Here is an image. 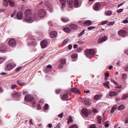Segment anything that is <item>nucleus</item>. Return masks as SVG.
I'll use <instances>...</instances> for the list:
<instances>
[{
	"instance_id": "nucleus-1",
	"label": "nucleus",
	"mask_w": 128,
	"mask_h": 128,
	"mask_svg": "<svg viewBox=\"0 0 128 128\" xmlns=\"http://www.w3.org/2000/svg\"><path fill=\"white\" fill-rule=\"evenodd\" d=\"M24 14L25 16L24 18V21L27 22H33L32 20V12L31 10L29 9L26 10L24 12Z\"/></svg>"
},
{
	"instance_id": "nucleus-2",
	"label": "nucleus",
	"mask_w": 128,
	"mask_h": 128,
	"mask_svg": "<svg viewBox=\"0 0 128 128\" xmlns=\"http://www.w3.org/2000/svg\"><path fill=\"white\" fill-rule=\"evenodd\" d=\"M85 52L86 54V56L88 58H90L95 54V51L93 49L86 50Z\"/></svg>"
},
{
	"instance_id": "nucleus-3",
	"label": "nucleus",
	"mask_w": 128,
	"mask_h": 128,
	"mask_svg": "<svg viewBox=\"0 0 128 128\" xmlns=\"http://www.w3.org/2000/svg\"><path fill=\"white\" fill-rule=\"evenodd\" d=\"M28 36L29 41H28V40H26L27 42H28V45L29 46L35 45L36 44V42L33 40H34V36L32 35Z\"/></svg>"
},
{
	"instance_id": "nucleus-4",
	"label": "nucleus",
	"mask_w": 128,
	"mask_h": 128,
	"mask_svg": "<svg viewBox=\"0 0 128 128\" xmlns=\"http://www.w3.org/2000/svg\"><path fill=\"white\" fill-rule=\"evenodd\" d=\"M16 66L15 64L14 63H10L7 65L6 68H5L6 71L9 70Z\"/></svg>"
},
{
	"instance_id": "nucleus-5",
	"label": "nucleus",
	"mask_w": 128,
	"mask_h": 128,
	"mask_svg": "<svg viewBox=\"0 0 128 128\" xmlns=\"http://www.w3.org/2000/svg\"><path fill=\"white\" fill-rule=\"evenodd\" d=\"M11 95L12 97L16 98H18V100H19L21 96L19 92H14L11 94Z\"/></svg>"
},
{
	"instance_id": "nucleus-6",
	"label": "nucleus",
	"mask_w": 128,
	"mask_h": 128,
	"mask_svg": "<svg viewBox=\"0 0 128 128\" xmlns=\"http://www.w3.org/2000/svg\"><path fill=\"white\" fill-rule=\"evenodd\" d=\"M118 34L120 36L122 37L127 36L126 32L125 30H119L118 32Z\"/></svg>"
},
{
	"instance_id": "nucleus-7",
	"label": "nucleus",
	"mask_w": 128,
	"mask_h": 128,
	"mask_svg": "<svg viewBox=\"0 0 128 128\" xmlns=\"http://www.w3.org/2000/svg\"><path fill=\"white\" fill-rule=\"evenodd\" d=\"M8 44L10 46L14 47L16 45V43L15 40L11 38L9 40Z\"/></svg>"
},
{
	"instance_id": "nucleus-8",
	"label": "nucleus",
	"mask_w": 128,
	"mask_h": 128,
	"mask_svg": "<svg viewBox=\"0 0 128 128\" xmlns=\"http://www.w3.org/2000/svg\"><path fill=\"white\" fill-rule=\"evenodd\" d=\"M38 13L40 16V18H42L44 17L46 14V12L44 9L39 10L38 11Z\"/></svg>"
},
{
	"instance_id": "nucleus-9",
	"label": "nucleus",
	"mask_w": 128,
	"mask_h": 128,
	"mask_svg": "<svg viewBox=\"0 0 128 128\" xmlns=\"http://www.w3.org/2000/svg\"><path fill=\"white\" fill-rule=\"evenodd\" d=\"M101 6V4L100 2L96 3L93 7V9L96 10H98L100 8Z\"/></svg>"
},
{
	"instance_id": "nucleus-10",
	"label": "nucleus",
	"mask_w": 128,
	"mask_h": 128,
	"mask_svg": "<svg viewBox=\"0 0 128 128\" xmlns=\"http://www.w3.org/2000/svg\"><path fill=\"white\" fill-rule=\"evenodd\" d=\"M24 98L26 102L31 101L33 99V98L30 95L26 96Z\"/></svg>"
},
{
	"instance_id": "nucleus-11",
	"label": "nucleus",
	"mask_w": 128,
	"mask_h": 128,
	"mask_svg": "<svg viewBox=\"0 0 128 128\" xmlns=\"http://www.w3.org/2000/svg\"><path fill=\"white\" fill-rule=\"evenodd\" d=\"M70 92H72L76 93H78L79 94H80L81 93L80 92L79 90L74 88L71 89Z\"/></svg>"
},
{
	"instance_id": "nucleus-12",
	"label": "nucleus",
	"mask_w": 128,
	"mask_h": 128,
	"mask_svg": "<svg viewBox=\"0 0 128 128\" xmlns=\"http://www.w3.org/2000/svg\"><path fill=\"white\" fill-rule=\"evenodd\" d=\"M48 44V42L46 40H44L42 41L40 43L41 48H45Z\"/></svg>"
},
{
	"instance_id": "nucleus-13",
	"label": "nucleus",
	"mask_w": 128,
	"mask_h": 128,
	"mask_svg": "<svg viewBox=\"0 0 128 128\" xmlns=\"http://www.w3.org/2000/svg\"><path fill=\"white\" fill-rule=\"evenodd\" d=\"M57 35V32L55 31L51 32L50 34V36L51 38H52L56 37Z\"/></svg>"
},
{
	"instance_id": "nucleus-14",
	"label": "nucleus",
	"mask_w": 128,
	"mask_h": 128,
	"mask_svg": "<svg viewBox=\"0 0 128 128\" xmlns=\"http://www.w3.org/2000/svg\"><path fill=\"white\" fill-rule=\"evenodd\" d=\"M118 94V93L117 92L114 91H110L108 93V96H109L112 97V96H116Z\"/></svg>"
},
{
	"instance_id": "nucleus-15",
	"label": "nucleus",
	"mask_w": 128,
	"mask_h": 128,
	"mask_svg": "<svg viewBox=\"0 0 128 128\" xmlns=\"http://www.w3.org/2000/svg\"><path fill=\"white\" fill-rule=\"evenodd\" d=\"M92 24V22L90 20H87L84 23V26H88L91 25Z\"/></svg>"
},
{
	"instance_id": "nucleus-16",
	"label": "nucleus",
	"mask_w": 128,
	"mask_h": 128,
	"mask_svg": "<svg viewBox=\"0 0 128 128\" xmlns=\"http://www.w3.org/2000/svg\"><path fill=\"white\" fill-rule=\"evenodd\" d=\"M23 16V13L21 12H18L16 15V17L18 20L21 19Z\"/></svg>"
},
{
	"instance_id": "nucleus-17",
	"label": "nucleus",
	"mask_w": 128,
	"mask_h": 128,
	"mask_svg": "<svg viewBox=\"0 0 128 128\" xmlns=\"http://www.w3.org/2000/svg\"><path fill=\"white\" fill-rule=\"evenodd\" d=\"M8 2L10 6L13 7L15 4V2L14 0H8Z\"/></svg>"
},
{
	"instance_id": "nucleus-18",
	"label": "nucleus",
	"mask_w": 128,
	"mask_h": 128,
	"mask_svg": "<svg viewBox=\"0 0 128 128\" xmlns=\"http://www.w3.org/2000/svg\"><path fill=\"white\" fill-rule=\"evenodd\" d=\"M83 103L85 104L90 105L91 104V100L89 99H85L83 101Z\"/></svg>"
},
{
	"instance_id": "nucleus-19",
	"label": "nucleus",
	"mask_w": 128,
	"mask_h": 128,
	"mask_svg": "<svg viewBox=\"0 0 128 128\" xmlns=\"http://www.w3.org/2000/svg\"><path fill=\"white\" fill-rule=\"evenodd\" d=\"M82 111L85 116L86 117L87 116L88 114H89L88 110L86 108H84L82 110Z\"/></svg>"
},
{
	"instance_id": "nucleus-20",
	"label": "nucleus",
	"mask_w": 128,
	"mask_h": 128,
	"mask_svg": "<svg viewBox=\"0 0 128 128\" xmlns=\"http://www.w3.org/2000/svg\"><path fill=\"white\" fill-rule=\"evenodd\" d=\"M6 46L4 45H3L0 48V51L5 52H6Z\"/></svg>"
},
{
	"instance_id": "nucleus-21",
	"label": "nucleus",
	"mask_w": 128,
	"mask_h": 128,
	"mask_svg": "<svg viewBox=\"0 0 128 128\" xmlns=\"http://www.w3.org/2000/svg\"><path fill=\"white\" fill-rule=\"evenodd\" d=\"M110 82L109 81H107L103 83V85L107 88L110 89V87L109 86Z\"/></svg>"
},
{
	"instance_id": "nucleus-22",
	"label": "nucleus",
	"mask_w": 128,
	"mask_h": 128,
	"mask_svg": "<svg viewBox=\"0 0 128 128\" xmlns=\"http://www.w3.org/2000/svg\"><path fill=\"white\" fill-rule=\"evenodd\" d=\"M77 57V55L75 53L72 54L71 56V58L74 59L72 60L73 61H76Z\"/></svg>"
},
{
	"instance_id": "nucleus-23",
	"label": "nucleus",
	"mask_w": 128,
	"mask_h": 128,
	"mask_svg": "<svg viewBox=\"0 0 128 128\" xmlns=\"http://www.w3.org/2000/svg\"><path fill=\"white\" fill-rule=\"evenodd\" d=\"M101 98L100 96L97 94L94 96V98L95 100H98L100 99Z\"/></svg>"
},
{
	"instance_id": "nucleus-24",
	"label": "nucleus",
	"mask_w": 128,
	"mask_h": 128,
	"mask_svg": "<svg viewBox=\"0 0 128 128\" xmlns=\"http://www.w3.org/2000/svg\"><path fill=\"white\" fill-rule=\"evenodd\" d=\"M69 26L72 28L74 30L76 29L77 27V26L76 25L72 24H70Z\"/></svg>"
},
{
	"instance_id": "nucleus-25",
	"label": "nucleus",
	"mask_w": 128,
	"mask_h": 128,
	"mask_svg": "<svg viewBox=\"0 0 128 128\" xmlns=\"http://www.w3.org/2000/svg\"><path fill=\"white\" fill-rule=\"evenodd\" d=\"M63 30L65 32L69 33L71 31V29L68 27H66L63 28Z\"/></svg>"
},
{
	"instance_id": "nucleus-26",
	"label": "nucleus",
	"mask_w": 128,
	"mask_h": 128,
	"mask_svg": "<svg viewBox=\"0 0 128 128\" xmlns=\"http://www.w3.org/2000/svg\"><path fill=\"white\" fill-rule=\"evenodd\" d=\"M3 4V5L5 7L8 6V0L7 1L6 0H4Z\"/></svg>"
},
{
	"instance_id": "nucleus-27",
	"label": "nucleus",
	"mask_w": 128,
	"mask_h": 128,
	"mask_svg": "<svg viewBox=\"0 0 128 128\" xmlns=\"http://www.w3.org/2000/svg\"><path fill=\"white\" fill-rule=\"evenodd\" d=\"M17 82L18 85H19L21 86H23L26 85V84L24 82H22L21 81L18 80Z\"/></svg>"
},
{
	"instance_id": "nucleus-28",
	"label": "nucleus",
	"mask_w": 128,
	"mask_h": 128,
	"mask_svg": "<svg viewBox=\"0 0 128 128\" xmlns=\"http://www.w3.org/2000/svg\"><path fill=\"white\" fill-rule=\"evenodd\" d=\"M61 20L62 21L64 22H67L69 20L68 18H61Z\"/></svg>"
},
{
	"instance_id": "nucleus-29",
	"label": "nucleus",
	"mask_w": 128,
	"mask_h": 128,
	"mask_svg": "<svg viewBox=\"0 0 128 128\" xmlns=\"http://www.w3.org/2000/svg\"><path fill=\"white\" fill-rule=\"evenodd\" d=\"M127 77V75L126 74H123L122 76V78L123 80H126Z\"/></svg>"
},
{
	"instance_id": "nucleus-30",
	"label": "nucleus",
	"mask_w": 128,
	"mask_h": 128,
	"mask_svg": "<svg viewBox=\"0 0 128 128\" xmlns=\"http://www.w3.org/2000/svg\"><path fill=\"white\" fill-rule=\"evenodd\" d=\"M112 12L111 10H109L108 11H106L105 12V14L106 16H110L111 15Z\"/></svg>"
},
{
	"instance_id": "nucleus-31",
	"label": "nucleus",
	"mask_w": 128,
	"mask_h": 128,
	"mask_svg": "<svg viewBox=\"0 0 128 128\" xmlns=\"http://www.w3.org/2000/svg\"><path fill=\"white\" fill-rule=\"evenodd\" d=\"M69 128H79V127L77 124H74L71 126Z\"/></svg>"
},
{
	"instance_id": "nucleus-32",
	"label": "nucleus",
	"mask_w": 128,
	"mask_h": 128,
	"mask_svg": "<svg viewBox=\"0 0 128 128\" xmlns=\"http://www.w3.org/2000/svg\"><path fill=\"white\" fill-rule=\"evenodd\" d=\"M128 97V94H124L122 97V100H125L126 98Z\"/></svg>"
},
{
	"instance_id": "nucleus-33",
	"label": "nucleus",
	"mask_w": 128,
	"mask_h": 128,
	"mask_svg": "<svg viewBox=\"0 0 128 128\" xmlns=\"http://www.w3.org/2000/svg\"><path fill=\"white\" fill-rule=\"evenodd\" d=\"M5 57H0V64L2 63L6 59Z\"/></svg>"
},
{
	"instance_id": "nucleus-34",
	"label": "nucleus",
	"mask_w": 128,
	"mask_h": 128,
	"mask_svg": "<svg viewBox=\"0 0 128 128\" xmlns=\"http://www.w3.org/2000/svg\"><path fill=\"white\" fill-rule=\"evenodd\" d=\"M116 108V106H113L112 107V109L111 110L110 112L112 114L115 111Z\"/></svg>"
},
{
	"instance_id": "nucleus-35",
	"label": "nucleus",
	"mask_w": 128,
	"mask_h": 128,
	"mask_svg": "<svg viewBox=\"0 0 128 128\" xmlns=\"http://www.w3.org/2000/svg\"><path fill=\"white\" fill-rule=\"evenodd\" d=\"M72 121L73 120L72 119V117L71 116H70L68 121L67 122V123L68 124H69L70 123L72 122Z\"/></svg>"
},
{
	"instance_id": "nucleus-36",
	"label": "nucleus",
	"mask_w": 128,
	"mask_h": 128,
	"mask_svg": "<svg viewBox=\"0 0 128 128\" xmlns=\"http://www.w3.org/2000/svg\"><path fill=\"white\" fill-rule=\"evenodd\" d=\"M66 62V60L65 59H62L60 60V63L62 64H65Z\"/></svg>"
},
{
	"instance_id": "nucleus-37",
	"label": "nucleus",
	"mask_w": 128,
	"mask_h": 128,
	"mask_svg": "<svg viewBox=\"0 0 128 128\" xmlns=\"http://www.w3.org/2000/svg\"><path fill=\"white\" fill-rule=\"evenodd\" d=\"M67 3L69 5H72L73 3V0H67Z\"/></svg>"
},
{
	"instance_id": "nucleus-38",
	"label": "nucleus",
	"mask_w": 128,
	"mask_h": 128,
	"mask_svg": "<svg viewBox=\"0 0 128 128\" xmlns=\"http://www.w3.org/2000/svg\"><path fill=\"white\" fill-rule=\"evenodd\" d=\"M68 97V95L66 94H64L63 96L62 99L63 100H65Z\"/></svg>"
},
{
	"instance_id": "nucleus-39",
	"label": "nucleus",
	"mask_w": 128,
	"mask_h": 128,
	"mask_svg": "<svg viewBox=\"0 0 128 128\" xmlns=\"http://www.w3.org/2000/svg\"><path fill=\"white\" fill-rule=\"evenodd\" d=\"M74 4L75 6H77L78 5L79 3L78 0H74Z\"/></svg>"
},
{
	"instance_id": "nucleus-40",
	"label": "nucleus",
	"mask_w": 128,
	"mask_h": 128,
	"mask_svg": "<svg viewBox=\"0 0 128 128\" xmlns=\"http://www.w3.org/2000/svg\"><path fill=\"white\" fill-rule=\"evenodd\" d=\"M115 22H108L107 24V26H112L114 24Z\"/></svg>"
},
{
	"instance_id": "nucleus-41",
	"label": "nucleus",
	"mask_w": 128,
	"mask_h": 128,
	"mask_svg": "<svg viewBox=\"0 0 128 128\" xmlns=\"http://www.w3.org/2000/svg\"><path fill=\"white\" fill-rule=\"evenodd\" d=\"M96 27L94 26H90L88 27L87 29L89 30H91L92 29H94Z\"/></svg>"
},
{
	"instance_id": "nucleus-42",
	"label": "nucleus",
	"mask_w": 128,
	"mask_h": 128,
	"mask_svg": "<svg viewBox=\"0 0 128 128\" xmlns=\"http://www.w3.org/2000/svg\"><path fill=\"white\" fill-rule=\"evenodd\" d=\"M84 31H85V30L84 29L82 30V31L80 34H78V37H80L81 36L83 35L84 34Z\"/></svg>"
},
{
	"instance_id": "nucleus-43",
	"label": "nucleus",
	"mask_w": 128,
	"mask_h": 128,
	"mask_svg": "<svg viewBox=\"0 0 128 128\" xmlns=\"http://www.w3.org/2000/svg\"><path fill=\"white\" fill-rule=\"evenodd\" d=\"M17 85L16 84H13L10 87V88L12 90L15 88H16L17 87Z\"/></svg>"
},
{
	"instance_id": "nucleus-44",
	"label": "nucleus",
	"mask_w": 128,
	"mask_h": 128,
	"mask_svg": "<svg viewBox=\"0 0 128 128\" xmlns=\"http://www.w3.org/2000/svg\"><path fill=\"white\" fill-rule=\"evenodd\" d=\"M108 38L107 36H104L102 38V39L103 42H104L107 40Z\"/></svg>"
},
{
	"instance_id": "nucleus-45",
	"label": "nucleus",
	"mask_w": 128,
	"mask_h": 128,
	"mask_svg": "<svg viewBox=\"0 0 128 128\" xmlns=\"http://www.w3.org/2000/svg\"><path fill=\"white\" fill-rule=\"evenodd\" d=\"M128 18H126L123 21V22L124 24H126L128 23V20L127 19Z\"/></svg>"
},
{
	"instance_id": "nucleus-46",
	"label": "nucleus",
	"mask_w": 128,
	"mask_h": 128,
	"mask_svg": "<svg viewBox=\"0 0 128 128\" xmlns=\"http://www.w3.org/2000/svg\"><path fill=\"white\" fill-rule=\"evenodd\" d=\"M123 105L122 104L120 105L119 106L118 108H120V109H119V110L121 109H123Z\"/></svg>"
},
{
	"instance_id": "nucleus-47",
	"label": "nucleus",
	"mask_w": 128,
	"mask_h": 128,
	"mask_svg": "<svg viewBox=\"0 0 128 128\" xmlns=\"http://www.w3.org/2000/svg\"><path fill=\"white\" fill-rule=\"evenodd\" d=\"M69 41V40L68 39H66L65 40L62 42V43L66 44Z\"/></svg>"
},
{
	"instance_id": "nucleus-48",
	"label": "nucleus",
	"mask_w": 128,
	"mask_h": 128,
	"mask_svg": "<svg viewBox=\"0 0 128 128\" xmlns=\"http://www.w3.org/2000/svg\"><path fill=\"white\" fill-rule=\"evenodd\" d=\"M123 9L121 8L118 10L117 12L118 13H120L123 11Z\"/></svg>"
},
{
	"instance_id": "nucleus-49",
	"label": "nucleus",
	"mask_w": 128,
	"mask_h": 128,
	"mask_svg": "<svg viewBox=\"0 0 128 128\" xmlns=\"http://www.w3.org/2000/svg\"><path fill=\"white\" fill-rule=\"evenodd\" d=\"M16 10L14 11L12 13L11 15V17H13L14 15L16 13Z\"/></svg>"
},
{
	"instance_id": "nucleus-50",
	"label": "nucleus",
	"mask_w": 128,
	"mask_h": 128,
	"mask_svg": "<svg viewBox=\"0 0 128 128\" xmlns=\"http://www.w3.org/2000/svg\"><path fill=\"white\" fill-rule=\"evenodd\" d=\"M48 105L47 104H46L44 106V109L46 110H47L48 108Z\"/></svg>"
},
{
	"instance_id": "nucleus-51",
	"label": "nucleus",
	"mask_w": 128,
	"mask_h": 128,
	"mask_svg": "<svg viewBox=\"0 0 128 128\" xmlns=\"http://www.w3.org/2000/svg\"><path fill=\"white\" fill-rule=\"evenodd\" d=\"M96 126V125L95 124H94L92 125H91L89 128H96L95 126Z\"/></svg>"
},
{
	"instance_id": "nucleus-52",
	"label": "nucleus",
	"mask_w": 128,
	"mask_h": 128,
	"mask_svg": "<svg viewBox=\"0 0 128 128\" xmlns=\"http://www.w3.org/2000/svg\"><path fill=\"white\" fill-rule=\"evenodd\" d=\"M60 123H59L54 128H60Z\"/></svg>"
},
{
	"instance_id": "nucleus-53",
	"label": "nucleus",
	"mask_w": 128,
	"mask_h": 128,
	"mask_svg": "<svg viewBox=\"0 0 128 128\" xmlns=\"http://www.w3.org/2000/svg\"><path fill=\"white\" fill-rule=\"evenodd\" d=\"M98 123L99 124H100L101 122V118L100 117H99L98 118Z\"/></svg>"
},
{
	"instance_id": "nucleus-54",
	"label": "nucleus",
	"mask_w": 128,
	"mask_h": 128,
	"mask_svg": "<svg viewBox=\"0 0 128 128\" xmlns=\"http://www.w3.org/2000/svg\"><path fill=\"white\" fill-rule=\"evenodd\" d=\"M108 122H106L105 123V126L106 127H107L109 126V124L108 123Z\"/></svg>"
},
{
	"instance_id": "nucleus-55",
	"label": "nucleus",
	"mask_w": 128,
	"mask_h": 128,
	"mask_svg": "<svg viewBox=\"0 0 128 128\" xmlns=\"http://www.w3.org/2000/svg\"><path fill=\"white\" fill-rule=\"evenodd\" d=\"M63 116V112L62 113L60 114L58 116V117H60L62 118Z\"/></svg>"
},
{
	"instance_id": "nucleus-56",
	"label": "nucleus",
	"mask_w": 128,
	"mask_h": 128,
	"mask_svg": "<svg viewBox=\"0 0 128 128\" xmlns=\"http://www.w3.org/2000/svg\"><path fill=\"white\" fill-rule=\"evenodd\" d=\"M124 69L126 71H128V65L126 66H125Z\"/></svg>"
},
{
	"instance_id": "nucleus-57",
	"label": "nucleus",
	"mask_w": 128,
	"mask_h": 128,
	"mask_svg": "<svg viewBox=\"0 0 128 128\" xmlns=\"http://www.w3.org/2000/svg\"><path fill=\"white\" fill-rule=\"evenodd\" d=\"M104 42L102 40V39H100L98 40V42L99 43H102V42Z\"/></svg>"
},
{
	"instance_id": "nucleus-58",
	"label": "nucleus",
	"mask_w": 128,
	"mask_h": 128,
	"mask_svg": "<svg viewBox=\"0 0 128 128\" xmlns=\"http://www.w3.org/2000/svg\"><path fill=\"white\" fill-rule=\"evenodd\" d=\"M60 89L57 90L56 91V94H59L60 92Z\"/></svg>"
},
{
	"instance_id": "nucleus-59",
	"label": "nucleus",
	"mask_w": 128,
	"mask_h": 128,
	"mask_svg": "<svg viewBox=\"0 0 128 128\" xmlns=\"http://www.w3.org/2000/svg\"><path fill=\"white\" fill-rule=\"evenodd\" d=\"M52 66L51 65L49 64L47 66L46 68L47 69L51 68H52Z\"/></svg>"
},
{
	"instance_id": "nucleus-60",
	"label": "nucleus",
	"mask_w": 128,
	"mask_h": 128,
	"mask_svg": "<svg viewBox=\"0 0 128 128\" xmlns=\"http://www.w3.org/2000/svg\"><path fill=\"white\" fill-rule=\"evenodd\" d=\"M37 108L38 110H40L41 108L39 104H38L37 106Z\"/></svg>"
},
{
	"instance_id": "nucleus-61",
	"label": "nucleus",
	"mask_w": 128,
	"mask_h": 128,
	"mask_svg": "<svg viewBox=\"0 0 128 128\" xmlns=\"http://www.w3.org/2000/svg\"><path fill=\"white\" fill-rule=\"evenodd\" d=\"M122 88V86L121 85H120L118 86H117L115 87L116 88Z\"/></svg>"
},
{
	"instance_id": "nucleus-62",
	"label": "nucleus",
	"mask_w": 128,
	"mask_h": 128,
	"mask_svg": "<svg viewBox=\"0 0 128 128\" xmlns=\"http://www.w3.org/2000/svg\"><path fill=\"white\" fill-rule=\"evenodd\" d=\"M92 111L94 113H97L98 112V111L97 110L95 109H93Z\"/></svg>"
},
{
	"instance_id": "nucleus-63",
	"label": "nucleus",
	"mask_w": 128,
	"mask_h": 128,
	"mask_svg": "<svg viewBox=\"0 0 128 128\" xmlns=\"http://www.w3.org/2000/svg\"><path fill=\"white\" fill-rule=\"evenodd\" d=\"M62 4V8H64V7H65V3H61Z\"/></svg>"
},
{
	"instance_id": "nucleus-64",
	"label": "nucleus",
	"mask_w": 128,
	"mask_h": 128,
	"mask_svg": "<svg viewBox=\"0 0 128 128\" xmlns=\"http://www.w3.org/2000/svg\"><path fill=\"white\" fill-rule=\"evenodd\" d=\"M68 48L69 50H71L72 48V46L71 44H69L68 46Z\"/></svg>"
}]
</instances>
